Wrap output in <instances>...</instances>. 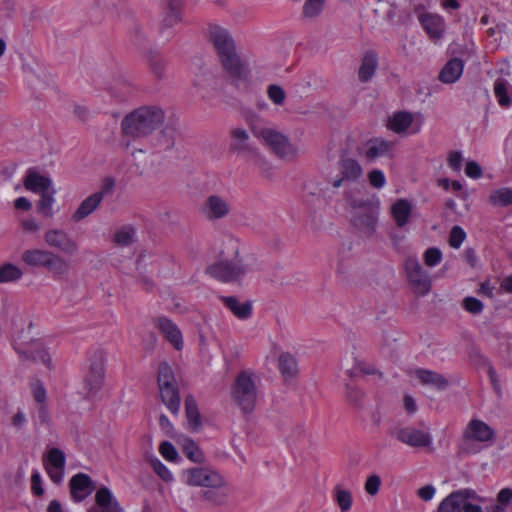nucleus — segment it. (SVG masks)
<instances>
[{"label":"nucleus","instance_id":"obj_1","mask_svg":"<svg viewBox=\"0 0 512 512\" xmlns=\"http://www.w3.org/2000/svg\"><path fill=\"white\" fill-rule=\"evenodd\" d=\"M209 32L224 70L235 83L248 82L249 67L236 53L235 42L229 31L219 25H211Z\"/></svg>","mask_w":512,"mask_h":512},{"label":"nucleus","instance_id":"obj_2","mask_svg":"<svg viewBox=\"0 0 512 512\" xmlns=\"http://www.w3.org/2000/svg\"><path fill=\"white\" fill-rule=\"evenodd\" d=\"M165 114L157 106H141L128 113L121 121L123 137L139 140L148 137L164 122Z\"/></svg>","mask_w":512,"mask_h":512},{"label":"nucleus","instance_id":"obj_3","mask_svg":"<svg viewBox=\"0 0 512 512\" xmlns=\"http://www.w3.org/2000/svg\"><path fill=\"white\" fill-rule=\"evenodd\" d=\"M242 244L233 237H228L223 242L221 259L210 265L208 273L221 282H233L240 280L248 271L249 267L239 257Z\"/></svg>","mask_w":512,"mask_h":512},{"label":"nucleus","instance_id":"obj_4","mask_svg":"<svg viewBox=\"0 0 512 512\" xmlns=\"http://www.w3.org/2000/svg\"><path fill=\"white\" fill-rule=\"evenodd\" d=\"M21 261L29 268L47 270L53 278L66 277L71 269L67 259L44 248L25 249L21 254Z\"/></svg>","mask_w":512,"mask_h":512},{"label":"nucleus","instance_id":"obj_5","mask_svg":"<svg viewBox=\"0 0 512 512\" xmlns=\"http://www.w3.org/2000/svg\"><path fill=\"white\" fill-rule=\"evenodd\" d=\"M259 378L251 372L242 371L236 377L232 386L231 397L233 402L244 413L254 410L258 400Z\"/></svg>","mask_w":512,"mask_h":512},{"label":"nucleus","instance_id":"obj_6","mask_svg":"<svg viewBox=\"0 0 512 512\" xmlns=\"http://www.w3.org/2000/svg\"><path fill=\"white\" fill-rule=\"evenodd\" d=\"M352 224L360 231L371 234L378 220L379 208L368 199H356L345 196Z\"/></svg>","mask_w":512,"mask_h":512},{"label":"nucleus","instance_id":"obj_7","mask_svg":"<svg viewBox=\"0 0 512 512\" xmlns=\"http://www.w3.org/2000/svg\"><path fill=\"white\" fill-rule=\"evenodd\" d=\"M106 352L101 348L89 351L83 378V388L87 396L96 395L103 387L106 378Z\"/></svg>","mask_w":512,"mask_h":512},{"label":"nucleus","instance_id":"obj_8","mask_svg":"<svg viewBox=\"0 0 512 512\" xmlns=\"http://www.w3.org/2000/svg\"><path fill=\"white\" fill-rule=\"evenodd\" d=\"M254 135L261 139L279 158L285 161L294 160L298 154V148L292 144L287 136L271 127L254 128Z\"/></svg>","mask_w":512,"mask_h":512},{"label":"nucleus","instance_id":"obj_9","mask_svg":"<svg viewBox=\"0 0 512 512\" xmlns=\"http://www.w3.org/2000/svg\"><path fill=\"white\" fill-rule=\"evenodd\" d=\"M185 484L192 487H219L223 484L224 476L211 467H192L182 472Z\"/></svg>","mask_w":512,"mask_h":512},{"label":"nucleus","instance_id":"obj_10","mask_svg":"<svg viewBox=\"0 0 512 512\" xmlns=\"http://www.w3.org/2000/svg\"><path fill=\"white\" fill-rule=\"evenodd\" d=\"M404 267L408 282L414 293L421 296L428 294L431 289V278L418 258L408 257L405 260Z\"/></svg>","mask_w":512,"mask_h":512},{"label":"nucleus","instance_id":"obj_11","mask_svg":"<svg viewBox=\"0 0 512 512\" xmlns=\"http://www.w3.org/2000/svg\"><path fill=\"white\" fill-rule=\"evenodd\" d=\"M44 241L48 247L57 250L68 257L79 252L78 242L64 229L51 228L44 233Z\"/></svg>","mask_w":512,"mask_h":512},{"label":"nucleus","instance_id":"obj_12","mask_svg":"<svg viewBox=\"0 0 512 512\" xmlns=\"http://www.w3.org/2000/svg\"><path fill=\"white\" fill-rule=\"evenodd\" d=\"M200 211L207 220L217 221L230 214L231 204L226 197L211 194L201 204Z\"/></svg>","mask_w":512,"mask_h":512},{"label":"nucleus","instance_id":"obj_13","mask_svg":"<svg viewBox=\"0 0 512 512\" xmlns=\"http://www.w3.org/2000/svg\"><path fill=\"white\" fill-rule=\"evenodd\" d=\"M339 176L331 181L333 188H340L346 183L358 181L363 173L359 162L351 157H342L338 163Z\"/></svg>","mask_w":512,"mask_h":512},{"label":"nucleus","instance_id":"obj_14","mask_svg":"<svg viewBox=\"0 0 512 512\" xmlns=\"http://www.w3.org/2000/svg\"><path fill=\"white\" fill-rule=\"evenodd\" d=\"M391 436L401 443L414 448L428 447L432 443L429 433L414 427H399L391 432Z\"/></svg>","mask_w":512,"mask_h":512},{"label":"nucleus","instance_id":"obj_15","mask_svg":"<svg viewBox=\"0 0 512 512\" xmlns=\"http://www.w3.org/2000/svg\"><path fill=\"white\" fill-rule=\"evenodd\" d=\"M421 120H415L412 113L400 111L394 113L388 120V128L397 134H416L420 131Z\"/></svg>","mask_w":512,"mask_h":512},{"label":"nucleus","instance_id":"obj_16","mask_svg":"<svg viewBox=\"0 0 512 512\" xmlns=\"http://www.w3.org/2000/svg\"><path fill=\"white\" fill-rule=\"evenodd\" d=\"M153 325L176 350L183 349L182 332L171 319L165 316L156 317L153 320Z\"/></svg>","mask_w":512,"mask_h":512},{"label":"nucleus","instance_id":"obj_17","mask_svg":"<svg viewBox=\"0 0 512 512\" xmlns=\"http://www.w3.org/2000/svg\"><path fill=\"white\" fill-rule=\"evenodd\" d=\"M65 461V454L58 448H51L43 459L46 472L56 484L63 480Z\"/></svg>","mask_w":512,"mask_h":512},{"label":"nucleus","instance_id":"obj_18","mask_svg":"<svg viewBox=\"0 0 512 512\" xmlns=\"http://www.w3.org/2000/svg\"><path fill=\"white\" fill-rule=\"evenodd\" d=\"M464 437L473 442L488 444L495 440L496 434L484 421L472 419L465 428Z\"/></svg>","mask_w":512,"mask_h":512},{"label":"nucleus","instance_id":"obj_19","mask_svg":"<svg viewBox=\"0 0 512 512\" xmlns=\"http://www.w3.org/2000/svg\"><path fill=\"white\" fill-rule=\"evenodd\" d=\"M96 506L88 512H124L119 502L107 487H101L95 494Z\"/></svg>","mask_w":512,"mask_h":512},{"label":"nucleus","instance_id":"obj_20","mask_svg":"<svg viewBox=\"0 0 512 512\" xmlns=\"http://www.w3.org/2000/svg\"><path fill=\"white\" fill-rule=\"evenodd\" d=\"M69 484L71 496L76 502L83 501L93 491L92 480L84 473L74 475Z\"/></svg>","mask_w":512,"mask_h":512},{"label":"nucleus","instance_id":"obj_21","mask_svg":"<svg viewBox=\"0 0 512 512\" xmlns=\"http://www.w3.org/2000/svg\"><path fill=\"white\" fill-rule=\"evenodd\" d=\"M419 21L431 39L438 40L442 37L445 31V24L441 16L424 13L419 16Z\"/></svg>","mask_w":512,"mask_h":512},{"label":"nucleus","instance_id":"obj_22","mask_svg":"<svg viewBox=\"0 0 512 512\" xmlns=\"http://www.w3.org/2000/svg\"><path fill=\"white\" fill-rule=\"evenodd\" d=\"M104 198L102 191L95 192L85 198L72 215L74 222H79L92 214L101 204Z\"/></svg>","mask_w":512,"mask_h":512},{"label":"nucleus","instance_id":"obj_23","mask_svg":"<svg viewBox=\"0 0 512 512\" xmlns=\"http://www.w3.org/2000/svg\"><path fill=\"white\" fill-rule=\"evenodd\" d=\"M24 186L27 190L38 194L53 188L52 181L49 177H46L33 169H29L27 171L24 179Z\"/></svg>","mask_w":512,"mask_h":512},{"label":"nucleus","instance_id":"obj_24","mask_svg":"<svg viewBox=\"0 0 512 512\" xmlns=\"http://www.w3.org/2000/svg\"><path fill=\"white\" fill-rule=\"evenodd\" d=\"M412 210L413 205L407 199H398L392 204L390 213L397 227L402 228L408 224Z\"/></svg>","mask_w":512,"mask_h":512},{"label":"nucleus","instance_id":"obj_25","mask_svg":"<svg viewBox=\"0 0 512 512\" xmlns=\"http://www.w3.org/2000/svg\"><path fill=\"white\" fill-rule=\"evenodd\" d=\"M221 301L240 320H246L252 315V305L248 301L241 302L234 296H222Z\"/></svg>","mask_w":512,"mask_h":512},{"label":"nucleus","instance_id":"obj_26","mask_svg":"<svg viewBox=\"0 0 512 512\" xmlns=\"http://www.w3.org/2000/svg\"><path fill=\"white\" fill-rule=\"evenodd\" d=\"M278 368L285 381L292 380L299 372L296 358L288 352L278 355Z\"/></svg>","mask_w":512,"mask_h":512},{"label":"nucleus","instance_id":"obj_27","mask_svg":"<svg viewBox=\"0 0 512 512\" xmlns=\"http://www.w3.org/2000/svg\"><path fill=\"white\" fill-rule=\"evenodd\" d=\"M230 493L231 487L224 478L221 486L212 487L203 491L202 498L214 505H224L227 502Z\"/></svg>","mask_w":512,"mask_h":512},{"label":"nucleus","instance_id":"obj_28","mask_svg":"<svg viewBox=\"0 0 512 512\" xmlns=\"http://www.w3.org/2000/svg\"><path fill=\"white\" fill-rule=\"evenodd\" d=\"M464 63L461 59L453 58L442 68L439 79L443 83L451 84L456 82L463 73Z\"/></svg>","mask_w":512,"mask_h":512},{"label":"nucleus","instance_id":"obj_29","mask_svg":"<svg viewBox=\"0 0 512 512\" xmlns=\"http://www.w3.org/2000/svg\"><path fill=\"white\" fill-rule=\"evenodd\" d=\"M414 375L423 385L435 387L438 390L448 386V381L442 375L431 370L416 369Z\"/></svg>","mask_w":512,"mask_h":512},{"label":"nucleus","instance_id":"obj_30","mask_svg":"<svg viewBox=\"0 0 512 512\" xmlns=\"http://www.w3.org/2000/svg\"><path fill=\"white\" fill-rule=\"evenodd\" d=\"M160 397L167 409L177 414L180 410V394L177 385L159 387Z\"/></svg>","mask_w":512,"mask_h":512},{"label":"nucleus","instance_id":"obj_31","mask_svg":"<svg viewBox=\"0 0 512 512\" xmlns=\"http://www.w3.org/2000/svg\"><path fill=\"white\" fill-rule=\"evenodd\" d=\"M230 148L237 153H249L252 151L250 145V136L248 132L242 128H234L231 131Z\"/></svg>","mask_w":512,"mask_h":512},{"label":"nucleus","instance_id":"obj_32","mask_svg":"<svg viewBox=\"0 0 512 512\" xmlns=\"http://www.w3.org/2000/svg\"><path fill=\"white\" fill-rule=\"evenodd\" d=\"M377 55L374 52H367L359 67L358 77L363 83L368 82L374 76L377 69Z\"/></svg>","mask_w":512,"mask_h":512},{"label":"nucleus","instance_id":"obj_33","mask_svg":"<svg viewBox=\"0 0 512 512\" xmlns=\"http://www.w3.org/2000/svg\"><path fill=\"white\" fill-rule=\"evenodd\" d=\"M185 413L189 429L192 431H198L202 425V422L196 400L193 398V396H187L185 399Z\"/></svg>","mask_w":512,"mask_h":512},{"label":"nucleus","instance_id":"obj_34","mask_svg":"<svg viewBox=\"0 0 512 512\" xmlns=\"http://www.w3.org/2000/svg\"><path fill=\"white\" fill-rule=\"evenodd\" d=\"M56 190L51 188L40 194V199L37 202V210L44 217L52 218L55 214L53 209L55 200Z\"/></svg>","mask_w":512,"mask_h":512},{"label":"nucleus","instance_id":"obj_35","mask_svg":"<svg viewBox=\"0 0 512 512\" xmlns=\"http://www.w3.org/2000/svg\"><path fill=\"white\" fill-rule=\"evenodd\" d=\"M393 144L383 139H375L370 141L366 150V157L369 160H374L378 157L385 156L390 153Z\"/></svg>","mask_w":512,"mask_h":512},{"label":"nucleus","instance_id":"obj_36","mask_svg":"<svg viewBox=\"0 0 512 512\" xmlns=\"http://www.w3.org/2000/svg\"><path fill=\"white\" fill-rule=\"evenodd\" d=\"M181 447L183 453L190 461L194 463L204 462L205 457L202 450L191 438H184Z\"/></svg>","mask_w":512,"mask_h":512},{"label":"nucleus","instance_id":"obj_37","mask_svg":"<svg viewBox=\"0 0 512 512\" xmlns=\"http://www.w3.org/2000/svg\"><path fill=\"white\" fill-rule=\"evenodd\" d=\"M22 276L23 271L20 267L12 263L0 265V283L15 282L21 279Z\"/></svg>","mask_w":512,"mask_h":512},{"label":"nucleus","instance_id":"obj_38","mask_svg":"<svg viewBox=\"0 0 512 512\" xmlns=\"http://www.w3.org/2000/svg\"><path fill=\"white\" fill-rule=\"evenodd\" d=\"M136 240V230L132 225L122 226L114 235V242L119 246H128Z\"/></svg>","mask_w":512,"mask_h":512},{"label":"nucleus","instance_id":"obj_39","mask_svg":"<svg viewBox=\"0 0 512 512\" xmlns=\"http://www.w3.org/2000/svg\"><path fill=\"white\" fill-rule=\"evenodd\" d=\"M489 201L494 206H509L512 205V189L503 187L494 190L490 196Z\"/></svg>","mask_w":512,"mask_h":512},{"label":"nucleus","instance_id":"obj_40","mask_svg":"<svg viewBox=\"0 0 512 512\" xmlns=\"http://www.w3.org/2000/svg\"><path fill=\"white\" fill-rule=\"evenodd\" d=\"M334 500L337 503L341 512H347L352 507V494L349 490L342 488L340 485H337L334 490Z\"/></svg>","mask_w":512,"mask_h":512},{"label":"nucleus","instance_id":"obj_41","mask_svg":"<svg viewBox=\"0 0 512 512\" xmlns=\"http://www.w3.org/2000/svg\"><path fill=\"white\" fill-rule=\"evenodd\" d=\"M462 505L464 503L453 491L439 503L437 512H462Z\"/></svg>","mask_w":512,"mask_h":512},{"label":"nucleus","instance_id":"obj_42","mask_svg":"<svg viewBox=\"0 0 512 512\" xmlns=\"http://www.w3.org/2000/svg\"><path fill=\"white\" fill-rule=\"evenodd\" d=\"M325 0H305L302 8V16L305 19H315L323 11Z\"/></svg>","mask_w":512,"mask_h":512},{"label":"nucleus","instance_id":"obj_43","mask_svg":"<svg viewBox=\"0 0 512 512\" xmlns=\"http://www.w3.org/2000/svg\"><path fill=\"white\" fill-rule=\"evenodd\" d=\"M30 355L34 361L41 362L48 369L52 368L51 355L41 342H37L34 344L33 348L30 350Z\"/></svg>","mask_w":512,"mask_h":512},{"label":"nucleus","instance_id":"obj_44","mask_svg":"<svg viewBox=\"0 0 512 512\" xmlns=\"http://www.w3.org/2000/svg\"><path fill=\"white\" fill-rule=\"evenodd\" d=\"M177 385L173 370L167 363H161L158 368V387Z\"/></svg>","mask_w":512,"mask_h":512},{"label":"nucleus","instance_id":"obj_45","mask_svg":"<svg viewBox=\"0 0 512 512\" xmlns=\"http://www.w3.org/2000/svg\"><path fill=\"white\" fill-rule=\"evenodd\" d=\"M149 464L153 468L154 472L165 482H172L174 480L173 473L169 468L164 465L157 457L152 456L149 458Z\"/></svg>","mask_w":512,"mask_h":512},{"label":"nucleus","instance_id":"obj_46","mask_svg":"<svg viewBox=\"0 0 512 512\" xmlns=\"http://www.w3.org/2000/svg\"><path fill=\"white\" fill-rule=\"evenodd\" d=\"M494 94L497 98L499 105L508 107L511 104V99L508 96L506 83L502 80H497L494 84Z\"/></svg>","mask_w":512,"mask_h":512},{"label":"nucleus","instance_id":"obj_47","mask_svg":"<svg viewBox=\"0 0 512 512\" xmlns=\"http://www.w3.org/2000/svg\"><path fill=\"white\" fill-rule=\"evenodd\" d=\"M175 131L171 128L162 130L158 137L157 146L160 150H167L174 146L175 143Z\"/></svg>","mask_w":512,"mask_h":512},{"label":"nucleus","instance_id":"obj_48","mask_svg":"<svg viewBox=\"0 0 512 512\" xmlns=\"http://www.w3.org/2000/svg\"><path fill=\"white\" fill-rule=\"evenodd\" d=\"M423 259L428 267H435L441 262L442 253L438 248L431 247L424 252Z\"/></svg>","mask_w":512,"mask_h":512},{"label":"nucleus","instance_id":"obj_49","mask_svg":"<svg viewBox=\"0 0 512 512\" xmlns=\"http://www.w3.org/2000/svg\"><path fill=\"white\" fill-rule=\"evenodd\" d=\"M159 453L164 459L170 462H176L179 456L176 448L169 441H163L159 445Z\"/></svg>","mask_w":512,"mask_h":512},{"label":"nucleus","instance_id":"obj_50","mask_svg":"<svg viewBox=\"0 0 512 512\" xmlns=\"http://www.w3.org/2000/svg\"><path fill=\"white\" fill-rule=\"evenodd\" d=\"M148 63L152 73L157 78H162L164 76L165 62L160 56L156 54L150 55Z\"/></svg>","mask_w":512,"mask_h":512},{"label":"nucleus","instance_id":"obj_51","mask_svg":"<svg viewBox=\"0 0 512 512\" xmlns=\"http://www.w3.org/2000/svg\"><path fill=\"white\" fill-rule=\"evenodd\" d=\"M466 238L465 231L460 226H454L450 231L449 244L451 247L458 249Z\"/></svg>","mask_w":512,"mask_h":512},{"label":"nucleus","instance_id":"obj_52","mask_svg":"<svg viewBox=\"0 0 512 512\" xmlns=\"http://www.w3.org/2000/svg\"><path fill=\"white\" fill-rule=\"evenodd\" d=\"M368 180L372 187L381 189L386 185V177L383 171L379 169H373L368 173Z\"/></svg>","mask_w":512,"mask_h":512},{"label":"nucleus","instance_id":"obj_53","mask_svg":"<svg viewBox=\"0 0 512 512\" xmlns=\"http://www.w3.org/2000/svg\"><path fill=\"white\" fill-rule=\"evenodd\" d=\"M269 99L276 105H282L285 100V92L278 85H270L267 90Z\"/></svg>","mask_w":512,"mask_h":512},{"label":"nucleus","instance_id":"obj_54","mask_svg":"<svg viewBox=\"0 0 512 512\" xmlns=\"http://www.w3.org/2000/svg\"><path fill=\"white\" fill-rule=\"evenodd\" d=\"M463 307L466 311L472 314H479L483 310L482 302L475 297H466L463 300Z\"/></svg>","mask_w":512,"mask_h":512},{"label":"nucleus","instance_id":"obj_55","mask_svg":"<svg viewBox=\"0 0 512 512\" xmlns=\"http://www.w3.org/2000/svg\"><path fill=\"white\" fill-rule=\"evenodd\" d=\"M380 485H381V479L378 475H371L367 478L366 480V483H365V491L369 494V495H376L379 491V488H380Z\"/></svg>","mask_w":512,"mask_h":512},{"label":"nucleus","instance_id":"obj_56","mask_svg":"<svg viewBox=\"0 0 512 512\" xmlns=\"http://www.w3.org/2000/svg\"><path fill=\"white\" fill-rule=\"evenodd\" d=\"M213 83L212 76H204L195 81V86L199 89V92L203 98L209 97L208 86Z\"/></svg>","mask_w":512,"mask_h":512},{"label":"nucleus","instance_id":"obj_57","mask_svg":"<svg viewBox=\"0 0 512 512\" xmlns=\"http://www.w3.org/2000/svg\"><path fill=\"white\" fill-rule=\"evenodd\" d=\"M465 174L473 179H478L482 176V168L475 161H468L465 166Z\"/></svg>","mask_w":512,"mask_h":512},{"label":"nucleus","instance_id":"obj_58","mask_svg":"<svg viewBox=\"0 0 512 512\" xmlns=\"http://www.w3.org/2000/svg\"><path fill=\"white\" fill-rule=\"evenodd\" d=\"M31 489H32V492L37 496H41L44 493V489L42 487L41 475L37 470L33 471L32 476H31Z\"/></svg>","mask_w":512,"mask_h":512},{"label":"nucleus","instance_id":"obj_59","mask_svg":"<svg viewBox=\"0 0 512 512\" xmlns=\"http://www.w3.org/2000/svg\"><path fill=\"white\" fill-rule=\"evenodd\" d=\"M454 492L463 503L468 502L469 499L483 501V498L479 497L474 490L469 488L456 490Z\"/></svg>","mask_w":512,"mask_h":512},{"label":"nucleus","instance_id":"obj_60","mask_svg":"<svg viewBox=\"0 0 512 512\" xmlns=\"http://www.w3.org/2000/svg\"><path fill=\"white\" fill-rule=\"evenodd\" d=\"M497 502L507 508L512 503V488H503L497 494Z\"/></svg>","mask_w":512,"mask_h":512},{"label":"nucleus","instance_id":"obj_61","mask_svg":"<svg viewBox=\"0 0 512 512\" xmlns=\"http://www.w3.org/2000/svg\"><path fill=\"white\" fill-rule=\"evenodd\" d=\"M436 493V489L432 485H426L418 489L417 495L424 501H430Z\"/></svg>","mask_w":512,"mask_h":512},{"label":"nucleus","instance_id":"obj_62","mask_svg":"<svg viewBox=\"0 0 512 512\" xmlns=\"http://www.w3.org/2000/svg\"><path fill=\"white\" fill-rule=\"evenodd\" d=\"M21 227L25 232L36 233L40 230V224L33 218L24 219L21 222Z\"/></svg>","mask_w":512,"mask_h":512},{"label":"nucleus","instance_id":"obj_63","mask_svg":"<svg viewBox=\"0 0 512 512\" xmlns=\"http://www.w3.org/2000/svg\"><path fill=\"white\" fill-rule=\"evenodd\" d=\"M462 161H463V158H462L461 153H459V152H452L449 155L448 164L455 171H460L461 166H462Z\"/></svg>","mask_w":512,"mask_h":512},{"label":"nucleus","instance_id":"obj_64","mask_svg":"<svg viewBox=\"0 0 512 512\" xmlns=\"http://www.w3.org/2000/svg\"><path fill=\"white\" fill-rule=\"evenodd\" d=\"M347 398L354 405H359L363 398V393L360 390H358L357 388L348 387L347 388Z\"/></svg>","mask_w":512,"mask_h":512}]
</instances>
